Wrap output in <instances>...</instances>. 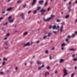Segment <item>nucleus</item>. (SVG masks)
<instances>
[{
  "label": "nucleus",
  "instance_id": "nucleus-1",
  "mask_svg": "<svg viewBox=\"0 0 77 77\" xmlns=\"http://www.w3.org/2000/svg\"><path fill=\"white\" fill-rule=\"evenodd\" d=\"M55 17V16L53 14L51 15V17L48 19H46L45 18L43 19L44 21H48L50 20H51V19H53V18H54Z\"/></svg>",
  "mask_w": 77,
  "mask_h": 77
},
{
  "label": "nucleus",
  "instance_id": "nucleus-2",
  "mask_svg": "<svg viewBox=\"0 0 77 77\" xmlns=\"http://www.w3.org/2000/svg\"><path fill=\"white\" fill-rule=\"evenodd\" d=\"M46 11L45 10H44L43 8L40 11V12L42 13V15H44V14L45 12H46Z\"/></svg>",
  "mask_w": 77,
  "mask_h": 77
},
{
  "label": "nucleus",
  "instance_id": "nucleus-3",
  "mask_svg": "<svg viewBox=\"0 0 77 77\" xmlns=\"http://www.w3.org/2000/svg\"><path fill=\"white\" fill-rule=\"evenodd\" d=\"M63 71L64 74L63 75V77H65L67 74V70L66 69H64Z\"/></svg>",
  "mask_w": 77,
  "mask_h": 77
},
{
  "label": "nucleus",
  "instance_id": "nucleus-4",
  "mask_svg": "<svg viewBox=\"0 0 77 77\" xmlns=\"http://www.w3.org/2000/svg\"><path fill=\"white\" fill-rule=\"evenodd\" d=\"M59 28V26H58L57 27H56V25H54L53 26V29H58Z\"/></svg>",
  "mask_w": 77,
  "mask_h": 77
},
{
  "label": "nucleus",
  "instance_id": "nucleus-5",
  "mask_svg": "<svg viewBox=\"0 0 77 77\" xmlns=\"http://www.w3.org/2000/svg\"><path fill=\"white\" fill-rule=\"evenodd\" d=\"M71 36L69 35L67 37V38L66 40V41H68L69 40V39H70L71 38Z\"/></svg>",
  "mask_w": 77,
  "mask_h": 77
},
{
  "label": "nucleus",
  "instance_id": "nucleus-6",
  "mask_svg": "<svg viewBox=\"0 0 77 77\" xmlns=\"http://www.w3.org/2000/svg\"><path fill=\"white\" fill-rule=\"evenodd\" d=\"M36 0H33V1L32 2V5L33 6L34 5H35L36 4Z\"/></svg>",
  "mask_w": 77,
  "mask_h": 77
},
{
  "label": "nucleus",
  "instance_id": "nucleus-7",
  "mask_svg": "<svg viewBox=\"0 0 77 77\" xmlns=\"http://www.w3.org/2000/svg\"><path fill=\"white\" fill-rule=\"evenodd\" d=\"M30 44L29 42H28L24 45V47H26V46H28V45H30Z\"/></svg>",
  "mask_w": 77,
  "mask_h": 77
},
{
  "label": "nucleus",
  "instance_id": "nucleus-8",
  "mask_svg": "<svg viewBox=\"0 0 77 77\" xmlns=\"http://www.w3.org/2000/svg\"><path fill=\"white\" fill-rule=\"evenodd\" d=\"M24 14H21L20 16L22 17V18L24 20Z\"/></svg>",
  "mask_w": 77,
  "mask_h": 77
},
{
  "label": "nucleus",
  "instance_id": "nucleus-9",
  "mask_svg": "<svg viewBox=\"0 0 77 77\" xmlns=\"http://www.w3.org/2000/svg\"><path fill=\"white\" fill-rule=\"evenodd\" d=\"M13 8H9L7 9V11H12Z\"/></svg>",
  "mask_w": 77,
  "mask_h": 77
},
{
  "label": "nucleus",
  "instance_id": "nucleus-10",
  "mask_svg": "<svg viewBox=\"0 0 77 77\" xmlns=\"http://www.w3.org/2000/svg\"><path fill=\"white\" fill-rule=\"evenodd\" d=\"M63 28V26H62L61 27L60 30L61 32H63V30L62 29Z\"/></svg>",
  "mask_w": 77,
  "mask_h": 77
},
{
  "label": "nucleus",
  "instance_id": "nucleus-11",
  "mask_svg": "<svg viewBox=\"0 0 77 77\" xmlns=\"http://www.w3.org/2000/svg\"><path fill=\"white\" fill-rule=\"evenodd\" d=\"M44 67V65H43L41 67H39L38 68V69H41L42 68V67Z\"/></svg>",
  "mask_w": 77,
  "mask_h": 77
},
{
  "label": "nucleus",
  "instance_id": "nucleus-12",
  "mask_svg": "<svg viewBox=\"0 0 77 77\" xmlns=\"http://www.w3.org/2000/svg\"><path fill=\"white\" fill-rule=\"evenodd\" d=\"M69 50H70V51H75V49L72 48L69 49Z\"/></svg>",
  "mask_w": 77,
  "mask_h": 77
},
{
  "label": "nucleus",
  "instance_id": "nucleus-13",
  "mask_svg": "<svg viewBox=\"0 0 77 77\" xmlns=\"http://www.w3.org/2000/svg\"><path fill=\"white\" fill-rule=\"evenodd\" d=\"M14 19H13L12 20H10L9 22H10V23H13L14 22Z\"/></svg>",
  "mask_w": 77,
  "mask_h": 77
},
{
  "label": "nucleus",
  "instance_id": "nucleus-14",
  "mask_svg": "<svg viewBox=\"0 0 77 77\" xmlns=\"http://www.w3.org/2000/svg\"><path fill=\"white\" fill-rule=\"evenodd\" d=\"M43 2H44V1H39V4H42L43 3Z\"/></svg>",
  "mask_w": 77,
  "mask_h": 77
},
{
  "label": "nucleus",
  "instance_id": "nucleus-15",
  "mask_svg": "<svg viewBox=\"0 0 77 77\" xmlns=\"http://www.w3.org/2000/svg\"><path fill=\"white\" fill-rule=\"evenodd\" d=\"M27 34H28V32H24V35H27Z\"/></svg>",
  "mask_w": 77,
  "mask_h": 77
},
{
  "label": "nucleus",
  "instance_id": "nucleus-16",
  "mask_svg": "<svg viewBox=\"0 0 77 77\" xmlns=\"http://www.w3.org/2000/svg\"><path fill=\"white\" fill-rule=\"evenodd\" d=\"M52 35V33H49L48 34L47 36H51Z\"/></svg>",
  "mask_w": 77,
  "mask_h": 77
},
{
  "label": "nucleus",
  "instance_id": "nucleus-17",
  "mask_svg": "<svg viewBox=\"0 0 77 77\" xmlns=\"http://www.w3.org/2000/svg\"><path fill=\"white\" fill-rule=\"evenodd\" d=\"M71 5H70L69 7H68V9L69 11H71Z\"/></svg>",
  "mask_w": 77,
  "mask_h": 77
},
{
  "label": "nucleus",
  "instance_id": "nucleus-18",
  "mask_svg": "<svg viewBox=\"0 0 77 77\" xmlns=\"http://www.w3.org/2000/svg\"><path fill=\"white\" fill-rule=\"evenodd\" d=\"M45 6H47V5H48V2H46L44 4Z\"/></svg>",
  "mask_w": 77,
  "mask_h": 77
},
{
  "label": "nucleus",
  "instance_id": "nucleus-19",
  "mask_svg": "<svg viewBox=\"0 0 77 77\" xmlns=\"http://www.w3.org/2000/svg\"><path fill=\"white\" fill-rule=\"evenodd\" d=\"M75 36V34H72L71 37H72V38H74V36Z\"/></svg>",
  "mask_w": 77,
  "mask_h": 77
},
{
  "label": "nucleus",
  "instance_id": "nucleus-20",
  "mask_svg": "<svg viewBox=\"0 0 77 77\" xmlns=\"http://www.w3.org/2000/svg\"><path fill=\"white\" fill-rule=\"evenodd\" d=\"M49 74V72H47L45 73V76H46L47 75H48Z\"/></svg>",
  "mask_w": 77,
  "mask_h": 77
},
{
  "label": "nucleus",
  "instance_id": "nucleus-21",
  "mask_svg": "<svg viewBox=\"0 0 77 77\" xmlns=\"http://www.w3.org/2000/svg\"><path fill=\"white\" fill-rule=\"evenodd\" d=\"M37 64H41V62L39 61H38L37 62Z\"/></svg>",
  "mask_w": 77,
  "mask_h": 77
},
{
  "label": "nucleus",
  "instance_id": "nucleus-22",
  "mask_svg": "<svg viewBox=\"0 0 77 77\" xmlns=\"http://www.w3.org/2000/svg\"><path fill=\"white\" fill-rule=\"evenodd\" d=\"M63 61H64V60L61 59L60 60V63H62L63 62Z\"/></svg>",
  "mask_w": 77,
  "mask_h": 77
},
{
  "label": "nucleus",
  "instance_id": "nucleus-23",
  "mask_svg": "<svg viewBox=\"0 0 77 77\" xmlns=\"http://www.w3.org/2000/svg\"><path fill=\"white\" fill-rule=\"evenodd\" d=\"M73 60V61H77V58H74Z\"/></svg>",
  "mask_w": 77,
  "mask_h": 77
},
{
  "label": "nucleus",
  "instance_id": "nucleus-24",
  "mask_svg": "<svg viewBox=\"0 0 77 77\" xmlns=\"http://www.w3.org/2000/svg\"><path fill=\"white\" fill-rule=\"evenodd\" d=\"M41 9V7H38L37 8V10L39 11V9Z\"/></svg>",
  "mask_w": 77,
  "mask_h": 77
},
{
  "label": "nucleus",
  "instance_id": "nucleus-25",
  "mask_svg": "<svg viewBox=\"0 0 77 77\" xmlns=\"http://www.w3.org/2000/svg\"><path fill=\"white\" fill-rule=\"evenodd\" d=\"M3 19V17H1L0 18V22H1V21Z\"/></svg>",
  "mask_w": 77,
  "mask_h": 77
},
{
  "label": "nucleus",
  "instance_id": "nucleus-26",
  "mask_svg": "<svg viewBox=\"0 0 77 77\" xmlns=\"http://www.w3.org/2000/svg\"><path fill=\"white\" fill-rule=\"evenodd\" d=\"M69 18V15L66 16L65 17V18Z\"/></svg>",
  "mask_w": 77,
  "mask_h": 77
},
{
  "label": "nucleus",
  "instance_id": "nucleus-27",
  "mask_svg": "<svg viewBox=\"0 0 77 77\" xmlns=\"http://www.w3.org/2000/svg\"><path fill=\"white\" fill-rule=\"evenodd\" d=\"M36 10H34L33 11V14H36Z\"/></svg>",
  "mask_w": 77,
  "mask_h": 77
},
{
  "label": "nucleus",
  "instance_id": "nucleus-28",
  "mask_svg": "<svg viewBox=\"0 0 77 77\" xmlns=\"http://www.w3.org/2000/svg\"><path fill=\"white\" fill-rule=\"evenodd\" d=\"M8 24V22H6L4 24V26H6Z\"/></svg>",
  "mask_w": 77,
  "mask_h": 77
},
{
  "label": "nucleus",
  "instance_id": "nucleus-29",
  "mask_svg": "<svg viewBox=\"0 0 77 77\" xmlns=\"http://www.w3.org/2000/svg\"><path fill=\"white\" fill-rule=\"evenodd\" d=\"M3 60H8V59L6 58H5V57H4L3 58Z\"/></svg>",
  "mask_w": 77,
  "mask_h": 77
},
{
  "label": "nucleus",
  "instance_id": "nucleus-30",
  "mask_svg": "<svg viewBox=\"0 0 77 77\" xmlns=\"http://www.w3.org/2000/svg\"><path fill=\"white\" fill-rule=\"evenodd\" d=\"M47 36H45L43 37V39H45L46 38H47Z\"/></svg>",
  "mask_w": 77,
  "mask_h": 77
},
{
  "label": "nucleus",
  "instance_id": "nucleus-31",
  "mask_svg": "<svg viewBox=\"0 0 77 77\" xmlns=\"http://www.w3.org/2000/svg\"><path fill=\"white\" fill-rule=\"evenodd\" d=\"M26 5H27L26 4H24V5L23 6V8H25V7H26Z\"/></svg>",
  "mask_w": 77,
  "mask_h": 77
},
{
  "label": "nucleus",
  "instance_id": "nucleus-32",
  "mask_svg": "<svg viewBox=\"0 0 77 77\" xmlns=\"http://www.w3.org/2000/svg\"><path fill=\"white\" fill-rule=\"evenodd\" d=\"M74 73H72L71 75V77H74Z\"/></svg>",
  "mask_w": 77,
  "mask_h": 77
},
{
  "label": "nucleus",
  "instance_id": "nucleus-33",
  "mask_svg": "<svg viewBox=\"0 0 77 77\" xmlns=\"http://www.w3.org/2000/svg\"><path fill=\"white\" fill-rule=\"evenodd\" d=\"M65 45V43H63L62 45H61V46L62 47H63V46H64Z\"/></svg>",
  "mask_w": 77,
  "mask_h": 77
},
{
  "label": "nucleus",
  "instance_id": "nucleus-34",
  "mask_svg": "<svg viewBox=\"0 0 77 77\" xmlns=\"http://www.w3.org/2000/svg\"><path fill=\"white\" fill-rule=\"evenodd\" d=\"M49 59L50 60H51L52 59L51 58V55L50 56Z\"/></svg>",
  "mask_w": 77,
  "mask_h": 77
},
{
  "label": "nucleus",
  "instance_id": "nucleus-35",
  "mask_svg": "<svg viewBox=\"0 0 77 77\" xmlns=\"http://www.w3.org/2000/svg\"><path fill=\"white\" fill-rule=\"evenodd\" d=\"M36 43L37 44H38V43H39V41H37L36 42Z\"/></svg>",
  "mask_w": 77,
  "mask_h": 77
},
{
  "label": "nucleus",
  "instance_id": "nucleus-36",
  "mask_svg": "<svg viewBox=\"0 0 77 77\" xmlns=\"http://www.w3.org/2000/svg\"><path fill=\"white\" fill-rule=\"evenodd\" d=\"M57 22H60V20H59V19H58L57 20Z\"/></svg>",
  "mask_w": 77,
  "mask_h": 77
},
{
  "label": "nucleus",
  "instance_id": "nucleus-37",
  "mask_svg": "<svg viewBox=\"0 0 77 77\" xmlns=\"http://www.w3.org/2000/svg\"><path fill=\"white\" fill-rule=\"evenodd\" d=\"M61 24L62 25H64V24H65V22H63L61 23Z\"/></svg>",
  "mask_w": 77,
  "mask_h": 77
},
{
  "label": "nucleus",
  "instance_id": "nucleus-38",
  "mask_svg": "<svg viewBox=\"0 0 77 77\" xmlns=\"http://www.w3.org/2000/svg\"><path fill=\"white\" fill-rule=\"evenodd\" d=\"M9 36V33H8L7 35H6V36Z\"/></svg>",
  "mask_w": 77,
  "mask_h": 77
},
{
  "label": "nucleus",
  "instance_id": "nucleus-39",
  "mask_svg": "<svg viewBox=\"0 0 77 77\" xmlns=\"http://www.w3.org/2000/svg\"><path fill=\"white\" fill-rule=\"evenodd\" d=\"M45 53H46L47 54V53H48V51H45Z\"/></svg>",
  "mask_w": 77,
  "mask_h": 77
},
{
  "label": "nucleus",
  "instance_id": "nucleus-40",
  "mask_svg": "<svg viewBox=\"0 0 77 77\" xmlns=\"http://www.w3.org/2000/svg\"><path fill=\"white\" fill-rule=\"evenodd\" d=\"M52 27V26H49V28L50 29H51Z\"/></svg>",
  "mask_w": 77,
  "mask_h": 77
},
{
  "label": "nucleus",
  "instance_id": "nucleus-41",
  "mask_svg": "<svg viewBox=\"0 0 77 77\" xmlns=\"http://www.w3.org/2000/svg\"><path fill=\"white\" fill-rule=\"evenodd\" d=\"M75 56V54H74L72 56V57H74Z\"/></svg>",
  "mask_w": 77,
  "mask_h": 77
},
{
  "label": "nucleus",
  "instance_id": "nucleus-42",
  "mask_svg": "<svg viewBox=\"0 0 77 77\" xmlns=\"http://www.w3.org/2000/svg\"><path fill=\"white\" fill-rule=\"evenodd\" d=\"M5 64V62H4L3 63H2V65H4Z\"/></svg>",
  "mask_w": 77,
  "mask_h": 77
},
{
  "label": "nucleus",
  "instance_id": "nucleus-43",
  "mask_svg": "<svg viewBox=\"0 0 77 77\" xmlns=\"http://www.w3.org/2000/svg\"><path fill=\"white\" fill-rule=\"evenodd\" d=\"M20 2H21V1H18L17 2V3H19Z\"/></svg>",
  "mask_w": 77,
  "mask_h": 77
},
{
  "label": "nucleus",
  "instance_id": "nucleus-44",
  "mask_svg": "<svg viewBox=\"0 0 77 77\" xmlns=\"http://www.w3.org/2000/svg\"><path fill=\"white\" fill-rule=\"evenodd\" d=\"M11 18H12V17L11 16L10 17L8 18V20H10V19H11Z\"/></svg>",
  "mask_w": 77,
  "mask_h": 77
},
{
  "label": "nucleus",
  "instance_id": "nucleus-45",
  "mask_svg": "<svg viewBox=\"0 0 77 77\" xmlns=\"http://www.w3.org/2000/svg\"><path fill=\"white\" fill-rule=\"evenodd\" d=\"M57 70H56L55 71V74H57Z\"/></svg>",
  "mask_w": 77,
  "mask_h": 77
},
{
  "label": "nucleus",
  "instance_id": "nucleus-46",
  "mask_svg": "<svg viewBox=\"0 0 77 77\" xmlns=\"http://www.w3.org/2000/svg\"><path fill=\"white\" fill-rule=\"evenodd\" d=\"M3 72H0V74H4Z\"/></svg>",
  "mask_w": 77,
  "mask_h": 77
},
{
  "label": "nucleus",
  "instance_id": "nucleus-47",
  "mask_svg": "<svg viewBox=\"0 0 77 77\" xmlns=\"http://www.w3.org/2000/svg\"><path fill=\"white\" fill-rule=\"evenodd\" d=\"M47 69H50V67L48 66V67H47Z\"/></svg>",
  "mask_w": 77,
  "mask_h": 77
},
{
  "label": "nucleus",
  "instance_id": "nucleus-48",
  "mask_svg": "<svg viewBox=\"0 0 77 77\" xmlns=\"http://www.w3.org/2000/svg\"><path fill=\"white\" fill-rule=\"evenodd\" d=\"M15 69L16 70H17L18 69V67H15Z\"/></svg>",
  "mask_w": 77,
  "mask_h": 77
},
{
  "label": "nucleus",
  "instance_id": "nucleus-49",
  "mask_svg": "<svg viewBox=\"0 0 77 77\" xmlns=\"http://www.w3.org/2000/svg\"><path fill=\"white\" fill-rule=\"evenodd\" d=\"M50 9V8H48V11H49V10Z\"/></svg>",
  "mask_w": 77,
  "mask_h": 77
},
{
  "label": "nucleus",
  "instance_id": "nucleus-50",
  "mask_svg": "<svg viewBox=\"0 0 77 77\" xmlns=\"http://www.w3.org/2000/svg\"><path fill=\"white\" fill-rule=\"evenodd\" d=\"M54 33H56L57 32L56 31H54Z\"/></svg>",
  "mask_w": 77,
  "mask_h": 77
},
{
  "label": "nucleus",
  "instance_id": "nucleus-51",
  "mask_svg": "<svg viewBox=\"0 0 77 77\" xmlns=\"http://www.w3.org/2000/svg\"><path fill=\"white\" fill-rule=\"evenodd\" d=\"M2 14H5V11H3L2 12Z\"/></svg>",
  "mask_w": 77,
  "mask_h": 77
},
{
  "label": "nucleus",
  "instance_id": "nucleus-52",
  "mask_svg": "<svg viewBox=\"0 0 77 77\" xmlns=\"http://www.w3.org/2000/svg\"><path fill=\"white\" fill-rule=\"evenodd\" d=\"M52 50H54V48H52Z\"/></svg>",
  "mask_w": 77,
  "mask_h": 77
},
{
  "label": "nucleus",
  "instance_id": "nucleus-53",
  "mask_svg": "<svg viewBox=\"0 0 77 77\" xmlns=\"http://www.w3.org/2000/svg\"><path fill=\"white\" fill-rule=\"evenodd\" d=\"M69 5H71V2H69Z\"/></svg>",
  "mask_w": 77,
  "mask_h": 77
},
{
  "label": "nucleus",
  "instance_id": "nucleus-54",
  "mask_svg": "<svg viewBox=\"0 0 77 77\" xmlns=\"http://www.w3.org/2000/svg\"><path fill=\"white\" fill-rule=\"evenodd\" d=\"M75 22H76V23H77V19L75 20Z\"/></svg>",
  "mask_w": 77,
  "mask_h": 77
},
{
  "label": "nucleus",
  "instance_id": "nucleus-55",
  "mask_svg": "<svg viewBox=\"0 0 77 77\" xmlns=\"http://www.w3.org/2000/svg\"><path fill=\"white\" fill-rule=\"evenodd\" d=\"M31 12V11H29L28 12V14H30V13Z\"/></svg>",
  "mask_w": 77,
  "mask_h": 77
},
{
  "label": "nucleus",
  "instance_id": "nucleus-56",
  "mask_svg": "<svg viewBox=\"0 0 77 77\" xmlns=\"http://www.w3.org/2000/svg\"><path fill=\"white\" fill-rule=\"evenodd\" d=\"M4 39H7V37H6V38H4Z\"/></svg>",
  "mask_w": 77,
  "mask_h": 77
},
{
  "label": "nucleus",
  "instance_id": "nucleus-57",
  "mask_svg": "<svg viewBox=\"0 0 77 77\" xmlns=\"http://www.w3.org/2000/svg\"><path fill=\"white\" fill-rule=\"evenodd\" d=\"M5 49H8V47H5Z\"/></svg>",
  "mask_w": 77,
  "mask_h": 77
},
{
  "label": "nucleus",
  "instance_id": "nucleus-58",
  "mask_svg": "<svg viewBox=\"0 0 77 77\" xmlns=\"http://www.w3.org/2000/svg\"><path fill=\"white\" fill-rule=\"evenodd\" d=\"M61 49L62 50H63V49H64V48H62Z\"/></svg>",
  "mask_w": 77,
  "mask_h": 77
},
{
  "label": "nucleus",
  "instance_id": "nucleus-59",
  "mask_svg": "<svg viewBox=\"0 0 77 77\" xmlns=\"http://www.w3.org/2000/svg\"><path fill=\"white\" fill-rule=\"evenodd\" d=\"M5 45H8V43H5Z\"/></svg>",
  "mask_w": 77,
  "mask_h": 77
},
{
  "label": "nucleus",
  "instance_id": "nucleus-60",
  "mask_svg": "<svg viewBox=\"0 0 77 77\" xmlns=\"http://www.w3.org/2000/svg\"><path fill=\"white\" fill-rule=\"evenodd\" d=\"M75 34H77V31H76L75 32Z\"/></svg>",
  "mask_w": 77,
  "mask_h": 77
},
{
  "label": "nucleus",
  "instance_id": "nucleus-61",
  "mask_svg": "<svg viewBox=\"0 0 77 77\" xmlns=\"http://www.w3.org/2000/svg\"><path fill=\"white\" fill-rule=\"evenodd\" d=\"M75 3H77V1H75Z\"/></svg>",
  "mask_w": 77,
  "mask_h": 77
},
{
  "label": "nucleus",
  "instance_id": "nucleus-62",
  "mask_svg": "<svg viewBox=\"0 0 77 77\" xmlns=\"http://www.w3.org/2000/svg\"><path fill=\"white\" fill-rule=\"evenodd\" d=\"M75 69H76V68H77V67H75Z\"/></svg>",
  "mask_w": 77,
  "mask_h": 77
},
{
  "label": "nucleus",
  "instance_id": "nucleus-63",
  "mask_svg": "<svg viewBox=\"0 0 77 77\" xmlns=\"http://www.w3.org/2000/svg\"><path fill=\"white\" fill-rule=\"evenodd\" d=\"M35 57V55H34L33 56V58H34V57Z\"/></svg>",
  "mask_w": 77,
  "mask_h": 77
},
{
  "label": "nucleus",
  "instance_id": "nucleus-64",
  "mask_svg": "<svg viewBox=\"0 0 77 77\" xmlns=\"http://www.w3.org/2000/svg\"><path fill=\"white\" fill-rule=\"evenodd\" d=\"M11 0H8V2H9L10 1H11Z\"/></svg>",
  "mask_w": 77,
  "mask_h": 77
}]
</instances>
